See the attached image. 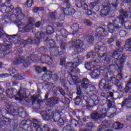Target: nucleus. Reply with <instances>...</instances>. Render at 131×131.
Wrapping results in <instances>:
<instances>
[{"mask_svg":"<svg viewBox=\"0 0 131 131\" xmlns=\"http://www.w3.org/2000/svg\"><path fill=\"white\" fill-rule=\"evenodd\" d=\"M61 111L58 110H56L54 113H52V122H57L60 118H61Z\"/></svg>","mask_w":131,"mask_h":131,"instance_id":"a878e982","label":"nucleus"},{"mask_svg":"<svg viewBox=\"0 0 131 131\" xmlns=\"http://www.w3.org/2000/svg\"><path fill=\"white\" fill-rule=\"evenodd\" d=\"M15 14H18L16 15V17L18 20H17L15 23H16V25L18 28H20L21 25H22V22H21V20L23 19H24V14L22 13V9H21V8H20V12H16Z\"/></svg>","mask_w":131,"mask_h":131,"instance_id":"b1692460","label":"nucleus"},{"mask_svg":"<svg viewBox=\"0 0 131 131\" xmlns=\"http://www.w3.org/2000/svg\"><path fill=\"white\" fill-rule=\"evenodd\" d=\"M107 106L110 108L113 109V111H114L115 112L113 113L111 115V117H113L114 115H115V113L116 112V106L115 105H113V104H112V102H111L110 100H108L107 103Z\"/></svg>","mask_w":131,"mask_h":131,"instance_id":"58836bf2","label":"nucleus"},{"mask_svg":"<svg viewBox=\"0 0 131 131\" xmlns=\"http://www.w3.org/2000/svg\"><path fill=\"white\" fill-rule=\"evenodd\" d=\"M40 61H41V62H43V63H45L47 62H52L53 59H52V57L49 55L46 54L41 55L40 58Z\"/></svg>","mask_w":131,"mask_h":131,"instance_id":"72a5a7b5","label":"nucleus"},{"mask_svg":"<svg viewBox=\"0 0 131 131\" xmlns=\"http://www.w3.org/2000/svg\"><path fill=\"white\" fill-rule=\"evenodd\" d=\"M100 3V1H96L93 3L90 6V8L95 11V12H98L99 11V6H97Z\"/></svg>","mask_w":131,"mask_h":131,"instance_id":"79ce46f5","label":"nucleus"},{"mask_svg":"<svg viewBox=\"0 0 131 131\" xmlns=\"http://www.w3.org/2000/svg\"><path fill=\"white\" fill-rule=\"evenodd\" d=\"M129 96L127 98L124 99L122 102L121 107L124 108L125 107L127 109H130L131 108V90L129 92Z\"/></svg>","mask_w":131,"mask_h":131,"instance_id":"a211bd4d","label":"nucleus"},{"mask_svg":"<svg viewBox=\"0 0 131 131\" xmlns=\"http://www.w3.org/2000/svg\"><path fill=\"white\" fill-rule=\"evenodd\" d=\"M92 78L97 79V78L100 76V71L98 70H94L92 73L90 74Z\"/></svg>","mask_w":131,"mask_h":131,"instance_id":"ea45409f","label":"nucleus"},{"mask_svg":"<svg viewBox=\"0 0 131 131\" xmlns=\"http://www.w3.org/2000/svg\"><path fill=\"white\" fill-rule=\"evenodd\" d=\"M124 26L126 29H131V22L126 21L124 22Z\"/></svg>","mask_w":131,"mask_h":131,"instance_id":"e2e57ef3","label":"nucleus"},{"mask_svg":"<svg viewBox=\"0 0 131 131\" xmlns=\"http://www.w3.org/2000/svg\"><path fill=\"white\" fill-rule=\"evenodd\" d=\"M120 15L117 17V21H119V23L121 25L124 24L125 20L124 18H128L129 15H130V12L128 11H126L125 9H120L119 10Z\"/></svg>","mask_w":131,"mask_h":131,"instance_id":"9d476101","label":"nucleus"},{"mask_svg":"<svg viewBox=\"0 0 131 131\" xmlns=\"http://www.w3.org/2000/svg\"><path fill=\"white\" fill-rule=\"evenodd\" d=\"M37 92L38 95H35V96L34 95L32 96L33 104H34L35 102L37 101L38 102H39L40 101V99L38 100V99H39V98H40V94H41L40 89H38Z\"/></svg>","mask_w":131,"mask_h":131,"instance_id":"f704fd0d","label":"nucleus"},{"mask_svg":"<svg viewBox=\"0 0 131 131\" xmlns=\"http://www.w3.org/2000/svg\"><path fill=\"white\" fill-rule=\"evenodd\" d=\"M54 28L52 26H48L47 28V33L48 35H51V34H53L54 33Z\"/></svg>","mask_w":131,"mask_h":131,"instance_id":"3c124183","label":"nucleus"},{"mask_svg":"<svg viewBox=\"0 0 131 131\" xmlns=\"http://www.w3.org/2000/svg\"><path fill=\"white\" fill-rule=\"evenodd\" d=\"M49 43L51 49H53V48H56V42H55L54 40H49Z\"/></svg>","mask_w":131,"mask_h":131,"instance_id":"774afa93","label":"nucleus"},{"mask_svg":"<svg viewBox=\"0 0 131 131\" xmlns=\"http://www.w3.org/2000/svg\"><path fill=\"white\" fill-rule=\"evenodd\" d=\"M59 65L60 66H64L65 63H66V58L63 56H61L59 58Z\"/></svg>","mask_w":131,"mask_h":131,"instance_id":"bf43d9fd","label":"nucleus"},{"mask_svg":"<svg viewBox=\"0 0 131 131\" xmlns=\"http://www.w3.org/2000/svg\"><path fill=\"white\" fill-rule=\"evenodd\" d=\"M32 28V26L30 24L27 25L22 30L24 32H28Z\"/></svg>","mask_w":131,"mask_h":131,"instance_id":"6e6d98bb","label":"nucleus"},{"mask_svg":"<svg viewBox=\"0 0 131 131\" xmlns=\"http://www.w3.org/2000/svg\"><path fill=\"white\" fill-rule=\"evenodd\" d=\"M34 1L33 0H27L24 6L25 8H30L32 6V4H34Z\"/></svg>","mask_w":131,"mask_h":131,"instance_id":"5fc2aeb1","label":"nucleus"},{"mask_svg":"<svg viewBox=\"0 0 131 131\" xmlns=\"http://www.w3.org/2000/svg\"><path fill=\"white\" fill-rule=\"evenodd\" d=\"M96 95L97 94H92L91 95H89V96L90 97V101L93 103L92 105L93 107L98 106L100 103V101L99 100V99H98V97L96 96Z\"/></svg>","mask_w":131,"mask_h":131,"instance_id":"393cba45","label":"nucleus"},{"mask_svg":"<svg viewBox=\"0 0 131 131\" xmlns=\"http://www.w3.org/2000/svg\"><path fill=\"white\" fill-rule=\"evenodd\" d=\"M116 37L114 36H112L110 38L108 39L106 41V43L110 45L111 47L114 45V40H115Z\"/></svg>","mask_w":131,"mask_h":131,"instance_id":"49530a36","label":"nucleus"},{"mask_svg":"<svg viewBox=\"0 0 131 131\" xmlns=\"http://www.w3.org/2000/svg\"><path fill=\"white\" fill-rule=\"evenodd\" d=\"M80 86L81 89L86 91V94L88 96L97 95L98 93V90L96 89L94 85L90 83V80L87 78H84L81 80Z\"/></svg>","mask_w":131,"mask_h":131,"instance_id":"7ed1b4c3","label":"nucleus"},{"mask_svg":"<svg viewBox=\"0 0 131 131\" xmlns=\"http://www.w3.org/2000/svg\"><path fill=\"white\" fill-rule=\"evenodd\" d=\"M7 97L10 99H14L16 98L18 95V91L17 89L12 88L10 89H7L5 92Z\"/></svg>","mask_w":131,"mask_h":131,"instance_id":"dca6fc26","label":"nucleus"},{"mask_svg":"<svg viewBox=\"0 0 131 131\" xmlns=\"http://www.w3.org/2000/svg\"><path fill=\"white\" fill-rule=\"evenodd\" d=\"M13 44L12 43H6L4 45H2L0 44V54H4L5 52L12 49Z\"/></svg>","mask_w":131,"mask_h":131,"instance_id":"bb28decb","label":"nucleus"},{"mask_svg":"<svg viewBox=\"0 0 131 131\" xmlns=\"http://www.w3.org/2000/svg\"><path fill=\"white\" fill-rule=\"evenodd\" d=\"M93 61L87 62L85 63V68L87 70H90L91 71H93L95 66L93 64Z\"/></svg>","mask_w":131,"mask_h":131,"instance_id":"4c0bfd02","label":"nucleus"},{"mask_svg":"<svg viewBox=\"0 0 131 131\" xmlns=\"http://www.w3.org/2000/svg\"><path fill=\"white\" fill-rule=\"evenodd\" d=\"M106 26V29L107 28L108 31L111 32V33H113L114 31H116V30H119V29L121 28V27L119 26L118 24H113L111 23H108Z\"/></svg>","mask_w":131,"mask_h":131,"instance_id":"aec40b11","label":"nucleus"},{"mask_svg":"<svg viewBox=\"0 0 131 131\" xmlns=\"http://www.w3.org/2000/svg\"><path fill=\"white\" fill-rule=\"evenodd\" d=\"M18 96L21 99H23V98H27V91H26V89L24 88H21L20 90L17 91V95L16 97Z\"/></svg>","mask_w":131,"mask_h":131,"instance_id":"2f4dec72","label":"nucleus"},{"mask_svg":"<svg viewBox=\"0 0 131 131\" xmlns=\"http://www.w3.org/2000/svg\"><path fill=\"white\" fill-rule=\"evenodd\" d=\"M106 116H107V114H100L97 111H93L90 114V118H91V119L93 120V121H98L99 119L105 118Z\"/></svg>","mask_w":131,"mask_h":131,"instance_id":"ddd939ff","label":"nucleus"},{"mask_svg":"<svg viewBox=\"0 0 131 131\" xmlns=\"http://www.w3.org/2000/svg\"><path fill=\"white\" fill-rule=\"evenodd\" d=\"M32 126L36 129V131H51L50 127L48 124L43 125L40 127V122L36 119H33L32 122Z\"/></svg>","mask_w":131,"mask_h":131,"instance_id":"39448f33","label":"nucleus"},{"mask_svg":"<svg viewBox=\"0 0 131 131\" xmlns=\"http://www.w3.org/2000/svg\"><path fill=\"white\" fill-rule=\"evenodd\" d=\"M110 83L112 84V86H113V84H115L117 91H118L119 93H121V96H123L124 92L121 90H122V86L120 82H118V80H117V81H115V82H110Z\"/></svg>","mask_w":131,"mask_h":131,"instance_id":"c756f323","label":"nucleus"},{"mask_svg":"<svg viewBox=\"0 0 131 131\" xmlns=\"http://www.w3.org/2000/svg\"><path fill=\"white\" fill-rule=\"evenodd\" d=\"M70 122L71 123V125H72V126H74L75 127H77V126L79 124L78 121L74 119H71Z\"/></svg>","mask_w":131,"mask_h":131,"instance_id":"864d4df0","label":"nucleus"},{"mask_svg":"<svg viewBox=\"0 0 131 131\" xmlns=\"http://www.w3.org/2000/svg\"><path fill=\"white\" fill-rule=\"evenodd\" d=\"M108 3H112V6L113 9L115 10H117V8L118 7V0H107Z\"/></svg>","mask_w":131,"mask_h":131,"instance_id":"c03bdc74","label":"nucleus"},{"mask_svg":"<svg viewBox=\"0 0 131 131\" xmlns=\"http://www.w3.org/2000/svg\"><path fill=\"white\" fill-rule=\"evenodd\" d=\"M100 15L101 17L108 16L110 18H113L115 16V14L111 13V6H104L100 11Z\"/></svg>","mask_w":131,"mask_h":131,"instance_id":"9b49d317","label":"nucleus"},{"mask_svg":"<svg viewBox=\"0 0 131 131\" xmlns=\"http://www.w3.org/2000/svg\"><path fill=\"white\" fill-rule=\"evenodd\" d=\"M6 37L9 40L10 42H13L14 41L17 40L18 38L20 37V35L16 34L15 35H8L4 31L3 27H0V38H4Z\"/></svg>","mask_w":131,"mask_h":131,"instance_id":"423d86ee","label":"nucleus"},{"mask_svg":"<svg viewBox=\"0 0 131 131\" xmlns=\"http://www.w3.org/2000/svg\"><path fill=\"white\" fill-rule=\"evenodd\" d=\"M121 42L119 41H117L116 42V50H114L113 54L112 55V57L113 58H116V57H122L120 55V53H122L123 52V47L121 46Z\"/></svg>","mask_w":131,"mask_h":131,"instance_id":"f8f14e48","label":"nucleus"},{"mask_svg":"<svg viewBox=\"0 0 131 131\" xmlns=\"http://www.w3.org/2000/svg\"><path fill=\"white\" fill-rule=\"evenodd\" d=\"M96 49L98 50L97 54L99 58H104L106 56V53L107 51V48L104 46V43L100 41L97 42L95 47Z\"/></svg>","mask_w":131,"mask_h":131,"instance_id":"6e6552de","label":"nucleus"},{"mask_svg":"<svg viewBox=\"0 0 131 131\" xmlns=\"http://www.w3.org/2000/svg\"><path fill=\"white\" fill-rule=\"evenodd\" d=\"M49 101H48V105L49 107H53V106H55V105H57L59 102V98L57 97H53L51 98H49Z\"/></svg>","mask_w":131,"mask_h":131,"instance_id":"c85d7f7f","label":"nucleus"},{"mask_svg":"<svg viewBox=\"0 0 131 131\" xmlns=\"http://www.w3.org/2000/svg\"><path fill=\"white\" fill-rule=\"evenodd\" d=\"M9 72L10 74H14L13 77L16 79H22L23 77L18 73L15 68H10L9 69Z\"/></svg>","mask_w":131,"mask_h":131,"instance_id":"cd10ccee","label":"nucleus"},{"mask_svg":"<svg viewBox=\"0 0 131 131\" xmlns=\"http://www.w3.org/2000/svg\"><path fill=\"white\" fill-rule=\"evenodd\" d=\"M72 47L74 48L75 50H79L83 47V41L78 39H74L72 41Z\"/></svg>","mask_w":131,"mask_h":131,"instance_id":"6ab92c4d","label":"nucleus"},{"mask_svg":"<svg viewBox=\"0 0 131 131\" xmlns=\"http://www.w3.org/2000/svg\"><path fill=\"white\" fill-rule=\"evenodd\" d=\"M83 60H84V57L81 55H79L77 56V59L76 61L78 62L79 64H80V63H82V62H83Z\"/></svg>","mask_w":131,"mask_h":131,"instance_id":"0e129e2a","label":"nucleus"},{"mask_svg":"<svg viewBox=\"0 0 131 131\" xmlns=\"http://www.w3.org/2000/svg\"><path fill=\"white\" fill-rule=\"evenodd\" d=\"M63 4L64 6H66L67 8L71 7V4L70 3V0H63Z\"/></svg>","mask_w":131,"mask_h":131,"instance_id":"338daca9","label":"nucleus"},{"mask_svg":"<svg viewBox=\"0 0 131 131\" xmlns=\"http://www.w3.org/2000/svg\"><path fill=\"white\" fill-rule=\"evenodd\" d=\"M5 4V11L6 13H12L13 14H15L16 13L18 12H20V7H16L15 9L14 8V6L11 4Z\"/></svg>","mask_w":131,"mask_h":131,"instance_id":"2eb2a0df","label":"nucleus"},{"mask_svg":"<svg viewBox=\"0 0 131 131\" xmlns=\"http://www.w3.org/2000/svg\"><path fill=\"white\" fill-rule=\"evenodd\" d=\"M42 38H46V40H44L45 41H47L49 38L48 37H46V33L42 31H38L35 33V44L39 45V42H40V40L42 39Z\"/></svg>","mask_w":131,"mask_h":131,"instance_id":"4468645a","label":"nucleus"},{"mask_svg":"<svg viewBox=\"0 0 131 131\" xmlns=\"http://www.w3.org/2000/svg\"><path fill=\"white\" fill-rule=\"evenodd\" d=\"M70 81L73 83V84H74V85H76V86H80L79 83H81V79L78 78V77L72 76L70 77Z\"/></svg>","mask_w":131,"mask_h":131,"instance_id":"7c9ffc66","label":"nucleus"},{"mask_svg":"<svg viewBox=\"0 0 131 131\" xmlns=\"http://www.w3.org/2000/svg\"><path fill=\"white\" fill-rule=\"evenodd\" d=\"M41 115H42L44 120H47V121H49V120H51L52 121V118L53 117V111L52 110H48L46 111L42 112L41 113Z\"/></svg>","mask_w":131,"mask_h":131,"instance_id":"f3484780","label":"nucleus"},{"mask_svg":"<svg viewBox=\"0 0 131 131\" xmlns=\"http://www.w3.org/2000/svg\"><path fill=\"white\" fill-rule=\"evenodd\" d=\"M81 90H82V88L80 86H76L77 96L74 99L76 105H79L81 102V100L84 99V94L82 93Z\"/></svg>","mask_w":131,"mask_h":131,"instance_id":"1a4fd4ad","label":"nucleus"},{"mask_svg":"<svg viewBox=\"0 0 131 131\" xmlns=\"http://www.w3.org/2000/svg\"><path fill=\"white\" fill-rule=\"evenodd\" d=\"M10 111V112H8L9 113H10V115H12L13 117H15V116H17V115H19V110L17 111L13 109Z\"/></svg>","mask_w":131,"mask_h":131,"instance_id":"680f3d73","label":"nucleus"},{"mask_svg":"<svg viewBox=\"0 0 131 131\" xmlns=\"http://www.w3.org/2000/svg\"><path fill=\"white\" fill-rule=\"evenodd\" d=\"M125 48L127 51H131V38H129L126 40Z\"/></svg>","mask_w":131,"mask_h":131,"instance_id":"37998d69","label":"nucleus"},{"mask_svg":"<svg viewBox=\"0 0 131 131\" xmlns=\"http://www.w3.org/2000/svg\"><path fill=\"white\" fill-rule=\"evenodd\" d=\"M56 11L50 12L48 14V18L49 19H51L52 21H55V20H56Z\"/></svg>","mask_w":131,"mask_h":131,"instance_id":"a18cd8bd","label":"nucleus"},{"mask_svg":"<svg viewBox=\"0 0 131 131\" xmlns=\"http://www.w3.org/2000/svg\"><path fill=\"white\" fill-rule=\"evenodd\" d=\"M130 89H131V85H129V83H127L125 89H124V92L125 94H127L129 91V90H130Z\"/></svg>","mask_w":131,"mask_h":131,"instance_id":"69168bd1","label":"nucleus"},{"mask_svg":"<svg viewBox=\"0 0 131 131\" xmlns=\"http://www.w3.org/2000/svg\"><path fill=\"white\" fill-rule=\"evenodd\" d=\"M111 124H112V121L111 120H105L102 121L101 124L99 126L98 130L102 131L103 129L108 128V127H109Z\"/></svg>","mask_w":131,"mask_h":131,"instance_id":"412c9836","label":"nucleus"},{"mask_svg":"<svg viewBox=\"0 0 131 131\" xmlns=\"http://www.w3.org/2000/svg\"><path fill=\"white\" fill-rule=\"evenodd\" d=\"M37 59L34 57V55L28 56L26 60H24L21 57L16 58L14 61V64L18 65L23 63L24 67H28L32 62H36Z\"/></svg>","mask_w":131,"mask_h":131,"instance_id":"20e7f679","label":"nucleus"},{"mask_svg":"<svg viewBox=\"0 0 131 131\" xmlns=\"http://www.w3.org/2000/svg\"><path fill=\"white\" fill-rule=\"evenodd\" d=\"M60 32L61 33V35L62 37H64V38H66L67 36H68V31L64 29H61L60 30Z\"/></svg>","mask_w":131,"mask_h":131,"instance_id":"13d9d810","label":"nucleus"},{"mask_svg":"<svg viewBox=\"0 0 131 131\" xmlns=\"http://www.w3.org/2000/svg\"><path fill=\"white\" fill-rule=\"evenodd\" d=\"M18 115L21 118H25L27 117V114H26V112L23 109H19Z\"/></svg>","mask_w":131,"mask_h":131,"instance_id":"8fccbe9b","label":"nucleus"},{"mask_svg":"<svg viewBox=\"0 0 131 131\" xmlns=\"http://www.w3.org/2000/svg\"><path fill=\"white\" fill-rule=\"evenodd\" d=\"M107 26L100 27L96 29L95 36H98L99 40H103L105 36L108 35Z\"/></svg>","mask_w":131,"mask_h":131,"instance_id":"0eeeda50","label":"nucleus"},{"mask_svg":"<svg viewBox=\"0 0 131 131\" xmlns=\"http://www.w3.org/2000/svg\"><path fill=\"white\" fill-rule=\"evenodd\" d=\"M75 4L77 8L82 9V10H86L88 9H89V5H88L86 3H85L84 0H82V1L76 0L75 2Z\"/></svg>","mask_w":131,"mask_h":131,"instance_id":"4be33fe9","label":"nucleus"},{"mask_svg":"<svg viewBox=\"0 0 131 131\" xmlns=\"http://www.w3.org/2000/svg\"><path fill=\"white\" fill-rule=\"evenodd\" d=\"M50 54L53 57H57L59 55V48L55 47L50 49Z\"/></svg>","mask_w":131,"mask_h":131,"instance_id":"c9c22d12","label":"nucleus"},{"mask_svg":"<svg viewBox=\"0 0 131 131\" xmlns=\"http://www.w3.org/2000/svg\"><path fill=\"white\" fill-rule=\"evenodd\" d=\"M11 120L9 118H0V129L4 126L3 124H6L8 125L11 123Z\"/></svg>","mask_w":131,"mask_h":131,"instance_id":"473e14b6","label":"nucleus"},{"mask_svg":"<svg viewBox=\"0 0 131 131\" xmlns=\"http://www.w3.org/2000/svg\"><path fill=\"white\" fill-rule=\"evenodd\" d=\"M61 9L63 10L64 15H66V16H73L76 12L75 9L70 7L65 8L62 7Z\"/></svg>","mask_w":131,"mask_h":131,"instance_id":"5701e85b","label":"nucleus"},{"mask_svg":"<svg viewBox=\"0 0 131 131\" xmlns=\"http://www.w3.org/2000/svg\"><path fill=\"white\" fill-rule=\"evenodd\" d=\"M87 41L90 45H93V43H94V41H95V38L93 35H90L88 36Z\"/></svg>","mask_w":131,"mask_h":131,"instance_id":"4d7b16f0","label":"nucleus"},{"mask_svg":"<svg viewBox=\"0 0 131 131\" xmlns=\"http://www.w3.org/2000/svg\"><path fill=\"white\" fill-rule=\"evenodd\" d=\"M80 73V70L79 69H73L69 72L70 75H75V74H79Z\"/></svg>","mask_w":131,"mask_h":131,"instance_id":"09e8293b","label":"nucleus"},{"mask_svg":"<svg viewBox=\"0 0 131 131\" xmlns=\"http://www.w3.org/2000/svg\"><path fill=\"white\" fill-rule=\"evenodd\" d=\"M85 126L89 130H91L93 127H96V126L94 125L92 122L86 123Z\"/></svg>","mask_w":131,"mask_h":131,"instance_id":"052dcab7","label":"nucleus"},{"mask_svg":"<svg viewBox=\"0 0 131 131\" xmlns=\"http://www.w3.org/2000/svg\"><path fill=\"white\" fill-rule=\"evenodd\" d=\"M124 127V125L119 122H116L114 123L113 128L117 129V130H119L122 129Z\"/></svg>","mask_w":131,"mask_h":131,"instance_id":"e433bc0d","label":"nucleus"},{"mask_svg":"<svg viewBox=\"0 0 131 131\" xmlns=\"http://www.w3.org/2000/svg\"><path fill=\"white\" fill-rule=\"evenodd\" d=\"M42 78L45 81L49 80V79L52 78V73H51V72H46L42 75Z\"/></svg>","mask_w":131,"mask_h":131,"instance_id":"a19ab883","label":"nucleus"},{"mask_svg":"<svg viewBox=\"0 0 131 131\" xmlns=\"http://www.w3.org/2000/svg\"><path fill=\"white\" fill-rule=\"evenodd\" d=\"M64 68L65 69H67L69 74V72H71V70H72L73 68H72V65L71 64V62H67L66 65L64 66Z\"/></svg>","mask_w":131,"mask_h":131,"instance_id":"de8ad7c7","label":"nucleus"},{"mask_svg":"<svg viewBox=\"0 0 131 131\" xmlns=\"http://www.w3.org/2000/svg\"><path fill=\"white\" fill-rule=\"evenodd\" d=\"M127 57L126 54H123L121 57H114V58L112 61V64L110 65L109 69L113 71V70H116V69L118 68V72H120L121 69H123L124 67V63Z\"/></svg>","mask_w":131,"mask_h":131,"instance_id":"f03ea898","label":"nucleus"},{"mask_svg":"<svg viewBox=\"0 0 131 131\" xmlns=\"http://www.w3.org/2000/svg\"><path fill=\"white\" fill-rule=\"evenodd\" d=\"M26 43H27V46L28 45H32V43L34 42L35 43V39L32 38V37H29L25 40Z\"/></svg>","mask_w":131,"mask_h":131,"instance_id":"603ef678","label":"nucleus"},{"mask_svg":"<svg viewBox=\"0 0 131 131\" xmlns=\"http://www.w3.org/2000/svg\"><path fill=\"white\" fill-rule=\"evenodd\" d=\"M123 69H121L120 72H118V75L117 76V78L113 77L110 75V72L106 73L104 77L105 79H101L98 83L99 88L101 91L103 92H107L110 91L112 88V84L110 82H115V81L119 82L123 78V76H122V72Z\"/></svg>","mask_w":131,"mask_h":131,"instance_id":"f257e3e1","label":"nucleus"}]
</instances>
